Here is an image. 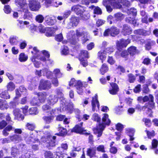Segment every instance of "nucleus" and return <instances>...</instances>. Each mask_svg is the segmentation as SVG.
<instances>
[{
	"label": "nucleus",
	"mask_w": 158,
	"mask_h": 158,
	"mask_svg": "<svg viewBox=\"0 0 158 158\" xmlns=\"http://www.w3.org/2000/svg\"><path fill=\"white\" fill-rule=\"evenodd\" d=\"M83 35L82 38V42L83 44L85 43L89 40V36L87 32L83 31V32L79 31L78 30L76 31V35L74 31H72L69 34L68 39L71 44H75L78 40V37Z\"/></svg>",
	"instance_id": "nucleus-1"
},
{
	"label": "nucleus",
	"mask_w": 158,
	"mask_h": 158,
	"mask_svg": "<svg viewBox=\"0 0 158 158\" xmlns=\"http://www.w3.org/2000/svg\"><path fill=\"white\" fill-rule=\"evenodd\" d=\"M108 117V115L107 114H104L102 118V123L100 124L96 128L94 129V132L95 134L97 135L98 137H99L102 135L103 131L105 127V125L110 124V121Z\"/></svg>",
	"instance_id": "nucleus-2"
},
{
	"label": "nucleus",
	"mask_w": 158,
	"mask_h": 158,
	"mask_svg": "<svg viewBox=\"0 0 158 158\" xmlns=\"http://www.w3.org/2000/svg\"><path fill=\"white\" fill-rule=\"evenodd\" d=\"M16 5H19L21 7V10H23V18L24 19H30L32 18V15L28 12L27 4L26 3L25 0H17L16 2Z\"/></svg>",
	"instance_id": "nucleus-3"
},
{
	"label": "nucleus",
	"mask_w": 158,
	"mask_h": 158,
	"mask_svg": "<svg viewBox=\"0 0 158 158\" xmlns=\"http://www.w3.org/2000/svg\"><path fill=\"white\" fill-rule=\"evenodd\" d=\"M154 98L153 96L150 94L149 97L148 96H145L143 97V102H146L150 99V101L148 103L145 104V106H143L142 109L143 110H145L146 109L149 112H151L152 109H153L154 107V103L153 102Z\"/></svg>",
	"instance_id": "nucleus-4"
},
{
	"label": "nucleus",
	"mask_w": 158,
	"mask_h": 158,
	"mask_svg": "<svg viewBox=\"0 0 158 158\" xmlns=\"http://www.w3.org/2000/svg\"><path fill=\"white\" fill-rule=\"evenodd\" d=\"M31 53L33 55V56L31 59V61L33 62L35 66L39 68L40 64V63L35 60L36 59H40V57H43L42 54L40 55V52L36 47H34L33 48V51H31Z\"/></svg>",
	"instance_id": "nucleus-5"
},
{
	"label": "nucleus",
	"mask_w": 158,
	"mask_h": 158,
	"mask_svg": "<svg viewBox=\"0 0 158 158\" xmlns=\"http://www.w3.org/2000/svg\"><path fill=\"white\" fill-rule=\"evenodd\" d=\"M29 6L30 9L33 11H36L40 7V0H28Z\"/></svg>",
	"instance_id": "nucleus-6"
},
{
	"label": "nucleus",
	"mask_w": 158,
	"mask_h": 158,
	"mask_svg": "<svg viewBox=\"0 0 158 158\" xmlns=\"http://www.w3.org/2000/svg\"><path fill=\"white\" fill-rule=\"evenodd\" d=\"M30 136H28L26 135L25 136V139L26 142L28 144H30L31 143H37L40 144V142L39 139L36 138L35 136L33 135V133L31 132L30 133Z\"/></svg>",
	"instance_id": "nucleus-7"
},
{
	"label": "nucleus",
	"mask_w": 158,
	"mask_h": 158,
	"mask_svg": "<svg viewBox=\"0 0 158 158\" xmlns=\"http://www.w3.org/2000/svg\"><path fill=\"white\" fill-rule=\"evenodd\" d=\"M119 33V30L116 27H113L110 29L106 30L104 33V35L106 36L110 35L112 36H114L118 34Z\"/></svg>",
	"instance_id": "nucleus-8"
},
{
	"label": "nucleus",
	"mask_w": 158,
	"mask_h": 158,
	"mask_svg": "<svg viewBox=\"0 0 158 158\" xmlns=\"http://www.w3.org/2000/svg\"><path fill=\"white\" fill-rule=\"evenodd\" d=\"M82 124L83 123L82 122L80 124L76 125L71 130L72 132L82 134H89L82 127Z\"/></svg>",
	"instance_id": "nucleus-9"
},
{
	"label": "nucleus",
	"mask_w": 158,
	"mask_h": 158,
	"mask_svg": "<svg viewBox=\"0 0 158 158\" xmlns=\"http://www.w3.org/2000/svg\"><path fill=\"white\" fill-rule=\"evenodd\" d=\"M92 110L93 111H97L99 110V104L98 100V96L96 95L94 97L92 98L91 102Z\"/></svg>",
	"instance_id": "nucleus-10"
},
{
	"label": "nucleus",
	"mask_w": 158,
	"mask_h": 158,
	"mask_svg": "<svg viewBox=\"0 0 158 158\" xmlns=\"http://www.w3.org/2000/svg\"><path fill=\"white\" fill-rule=\"evenodd\" d=\"M51 84L48 81L42 80L40 81L39 88L41 89H48L51 88Z\"/></svg>",
	"instance_id": "nucleus-11"
},
{
	"label": "nucleus",
	"mask_w": 158,
	"mask_h": 158,
	"mask_svg": "<svg viewBox=\"0 0 158 158\" xmlns=\"http://www.w3.org/2000/svg\"><path fill=\"white\" fill-rule=\"evenodd\" d=\"M42 55L43 57H40L39 58L40 60L44 62L48 61V63L50 64H52V63L53 61L49 59L50 55L48 52L45 50L43 51L42 52Z\"/></svg>",
	"instance_id": "nucleus-12"
},
{
	"label": "nucleus",
	"mask_w": 158,
	"mask_h": 158,
	"mask_svg": "<svg viewBox=\"0 0 158 158\" xmlns=\"http://www.w3.org/2000/svg\"><path fill=\"white\" fill-rule=\"evenodd\" d=\"M110 86L109 91L110 94L115 95L117 94L119 91V87L118 85L115 83H110Z\"/></svg>",
	"instance_id": "nucleus-13"
},
{
	"label": "nucleus",
	"mask_w": 158,
	"mask_h": 158,
	"mask_svg": "<svg viewBox=\"0 0 158 158\" xmlns=\"http://www.w3.org/2000/svg\"><path fill=\"white\" fill-rule=\"evenodd\" d=\"M71 10L75 11L78 15L83 14L85 11L84 7L79 5L73 6L71 8Z\"/></svg>",
	"instance_id": "nucleus-14"
},
{
	"label": "nucleus",
	"mask_w": 158,
	"mask_h": 158,
	"mask_svg": "<svg viewBox=\"0 0 158 158\" xmlns=\"http://www.w3.org/2000/svg\"><path fill=\"white\" fill-rule=\"evenodd\" d=\"M21 111L19 109H16L13 111L15 118L19 121H21L24 118V116L21 114Z\"/></svg>",
	"instance_id": "nucleus-15"
},
{
	"label": "nucleus",
	"mask_w": 158,
	"mask_h": 158,
	"mask_svg": "<svg viewBox=\"0 0 158 158\" xmlns=\"http://www.w3.org/2000/svg\"><path fill=\"white\" fill-rule=\"evenodd\" d=\"M58 101V98L55 95H50L48 98V102L49 105H53L56 103Z\"/></svg>",
	"instance_id": "nucleus-16"
},
{
	"label": "nucleus",
	"mask_w": 158,
	"mask_h": 158,
	"mask_svg": "<svg viewBox=\"0 0 158 158\" xmlns=\"http://www.w3.org/2000/svg\"><path fill=\"white\" fill-rule=\"evenodd\" d=\"M130 42V40L129 39L125 40L122 39L120 41H118L117 42V46L118 47H126Z\"/></svg>",
	"instance_id": "nucleus-17"
},
{
	"label": "nucleus",
	"mask_w": 158,
	"mask_h": 158,
	"mask_svg": "<svg viewBox=\"0 0 158 158\" xmlns=\"http://www.w3.org/2000/svg\"><path fill=\"white\" fill-rule=\"evenodd\" d=\"M46 23L49 25H53L56 22V18L53 16H47L45 17Z\"/></svg>",
	"instance_id": "nucleus-18"
},
{
	"label": "nucleus",
	"mask_w": 158,
	"mask_h": 158,
	"mask_svg": "<svg viewBox=\"0 0 158 158\" xmlns=\"http://www.w3.org/2000/svg\"><path fill=\"white\" fill-rule=\"evenodd\" d=\"M34 94L37 95L38 97V100L41 102H44L46 99L47 94L45 92L39 93L35 92Z\"/></svg>",
	"instance_id": "nucleus-19"
},
{
	"label": "nucleus",
	"mask_w": 158,
	"mask_h": 158,
	"mask_svg": "<svg viewBox=\"0 0 158 158\" xmlns=\"http://www.w3.org/2000/svg\"><path fill=\"white\" fill-rule=\"evenodd\" d=\"M57 29L56 27H48L46 28L47 31L46 33V35L47 36H52L55 31Z\"/></svg>",
	"instance_id": "nucleus-20"
},
{
	"label": "nucleus",
	"mask_w": 158,
	"mask_h": 158,
	"mask_svg": "<svg viewBox=\"0 0 158 158\" xmlns=\"http://www.w3.org/2000/svg\"><path fill=\"white\" fill-rule=\"evenodd\" d=\"M9 138L11 141L15 143L19 142L22 141V138L20 135L16 134L12 136H9Z\"/></svg>",
	"instance_id": "nucleus-21"
},
{
	"label": "nucleus",
	"mask_w": 158,
	"mask_h": 158,
	"mask_svg": "<svg viewBox=\"0 0 158 158\" xmlns=\"http://www.w3.org/2000/svg\"><path fill=\"white\" fill-rule=\"evenodd\" d=\"M96 149L95 147H90L88 148L87 155L91 158L94 156L96 153Z\"/></svg>",
	"instance_id": "nucleus-22"
},
{
	"label": "nucleus",
	"mask_w": 158,
	"mask_h": 158,
	"mask_svg": "<svg viewBox=\"0 0 158 158\" xmlns=\"http://www.w3.org/2000/svg\"><path fill=\"white\" fill-rule=\"evenodd\" d=\"M150 33V32L149 31H147L146 30L142 29H139L135 30L134 31V33L135 34L141 35L144 36H147L149 35Z\"/></svg>",
	"instance_id": "nucleus-23"
},
{
	"label": "nucleus",
	"mask_w": 158,
	"mask_h": 158,
	"mask_svg": "<svg viewBox=\"0 0 158 158\" xmlns=\"http://www.w3.org/2000/svg\"><path fill=\"white\" fill-rule=\"evenodd\" d=\"M42 109L44 111H45L47 112H49L50 114L52 116L56 111L55 110L52 109L51 110L50 107L47 105H44L42 107Z\"/></svg>",
	"instance_id": "nucleus-24"
},
{
	"label": "nucleus",
	"mask_w": 158,
	"mask_h": 158,
	"mask_svg": "<svg viewBox=\"0 0 158 158\" xmlns=\"http://www.w3.org/2000/svg\"><path fill=\"white\" fill-rule=\"evenodd\" d=\"M132 30L131 28L126 25H124L122 32L124 35H129L131 34Z\"/></svg>",
	"instance_id": "nucleus-25"
},
{
	"label": "nucleus",
	"mask_w": 158,
	"mask_h": 158,
	"mask_svg": "<svg viewBox=\"0 0 158 158\" xmlns=\"http://www.w3.org/2000/svg\"><path fill=\"white\" fill-rule=\"evenodd\" d=\"M121 0H111V5L116 8H120L122 6L119 3Z\"/></svg>",
	"instance_id": "nucleus-26"
},
{
	"label": "nucleus",
	"mask_w": 158,
	"mask_h": 158,
	"mask_svg": "<svg viewBox=\"0 0 158 158\" xmlns=\"http://www.w3.org/2000/svg\"><path fill=\"white\" fill-rule=\"evenodd\" d=\"M98 57L102 61L105 60L106 58V54L104 50H101L98 53Z\"/></svg>",
	"instance_id": "nucleus-27"
},
{
	"label": "nucleus",
	"mask_w": 158,
	"mask_h": 158,
	"mask_svg": "<svg viewBox=\"0 0 158 158\" xmlns=\"http://www.w3.org/2000/svg\"><path fill=\"white\" fill-rule=\"evenodd\" d=\"M58 129L59 131V133L57 135L60 136H63L66 134V129L62 127L60 125H58Z\"/></svg>",
	"instance_id": "nucleus-28"
},
{
	"label": "nucleus",
	"mask_w": 158,
	"mask_h": 158,
	"mask_svg": "<svg viewBox=\"0 0 158 158\" xmlns=\"http://www.w3.org/2000/svg\"><path fill=\"white\" fill-rule=\"evenodd\" d=\"M156 44L155 42L150 40H148L147 41V43L145 44V49L147 50H149L151 48V46L154 45Z\"/></svg>",
	"instance_id": "nucleus-29"
},
{
	"label": "nucleus",
	"mask_w": 158,
	"mask_h": 158,
	"mask_svg": "<svg viewBox=\"0 0 158 158\" xmlns=\"http://www.w3.org/2000/svg\"><path fill=\"white\" fill-rule=\"evenodd\" d=\"M13 129L14 128L11 126L8 125L3 130V134L5 136H7L9 134L7 131H10Z\"/></svg>",
	"instance_id": "nucleus-30"
},
{
	"label": "nucleus",
	"mask_w": 158,
	"mask_h": 158,
	"mask_svg": "<svg viewBox=\"0 0 158 158\" xmlns=\"http://www.w3.org/2000/svg\"><path fill=\"white\" fill-rule=\"evenodd\" d=\"M6 87L7 89V90L12 91L15 89V85L13 82L10 81L7 83Z\"/></svg>",
	"instance_id": "nucleus-31"
},
{
	"label": "nucleus",
	"mask_w": 158,
	"mask_h": 158,
	"mask_svg": "<svg viewBox=\"0 0 158 158\" xmlns=\"http://www.w3.org/2000/svg\"><path fill=\"white\" fill-rule=\"evenodd\" d=\"M27 56L25 55L23 53H22L19 55V59L21 62H25L27 60Z\"/></svg>",
	"instance_id": "nucleus-32"
},
{
	"label": "nucleus",
	"mask_w": 158,
	"mask_h": 158,
	"mask_svg": "<svg viewBox=\"0 0 158 158\" xmlns=\"http://www.w3.org/2000/svg\"><path fill=\"white\" fill-rule=\"evenodd\" d=\"M115 20L117 21L121 20L124 18V15L121 13H117L114 15Z\"/></svg>",
	"instance_id": "nucleus-33"
},
{
	"label": "nucleus",
	"mask_w": 158,
	"mask_h": 158,
	"mask_svg": "<svg viewBox=\"0 0 158 158\" xmlns=\"http://www.w3.org/2000/svg\"><path fill=\"white\" fill-rule=\"evenodd\" d=\"M81 81H77L74 78L72 79L70 81L69 85L70 86H77L78 85H80Z\"/></svg>",
	"instance_id": "nucleus-34"
},
{
	"label": "nucleus",
	"mask_w": 158,
	"mask_h": 158,
	"mask_svg": "<svg viewBox=\"0 0 158 158\" xmlns=\"http://www.w3.org/2000/svg\"><path fill=\"white\" fill-rule=\"evenodd\" d=\"M0 97L2 98L7 99L10 98V95H9L8 91L5 90L2 92L0 94Z\"/></svg>",
	"instance_id": "nucleus-35"
},
{
	"label": "nucleus",
	"mask_w": 158,
	"mask_h": 158,
	"mask_svg": "<svg viewBox=\"0 0 158 158\" xmlns=\"http://www.w3.org/2000/svg\"><path fill=\"white\" fill-rule=\"evenodd\" d=\"M71 23L73 26H76L79 23L78 19L75 17H72L71 19Z\"/></svg>",
	"instance_id": "nucleus-36"
},
{
	"label": "nucleus",
	"mask_w": 158,
	"mask_h": 158,
	"mask_svg": "<svg viewBox=\"0 0 158 158\" xmlns=\"http://www.w3.org/2000/svg\"><path fill=\"white\" fill-rule=\"evenodd\" d=\"M53 73L55 76L57 78H60L62 76V74L59 69H55L53 71Z\"/></svg>",
	"instance_id": "nucleus-37"
},
{
	"label": "nucleus",
	"mask_w": 158,
	"mask_h": 158,
	"mask_svg": "<svg viewBox=\"0 0 158 158\" xmlns=\"http://www.w3.org/2000/svg\"><path fill=\"white\" fill-rule=\"evenodd\" d=\"M11 154L13 157H16L19 154V151L18 149L15 147H12V148Z\"/></svg>",
	"instance_id": "nucleus-38"
},
{
	"label": "nucleus",
	"mask_w": 158,
	"mask_h": 158,
	"mask_svg": "<svg viewBox=\"0 0 158 158\" xmlns=\"http://www.w3.org/2000/svg\"><path fill=\"white\" fill-rule=\"evenodd\" d=\"M108 68L107 65L105 64H103L100 69V71L102 74H104L108 71Z\"/></svg>",
	"instance_id": "nucleus-39"
},
{
	"label": "nucleus",
	"mask_w": 158,
	"mask_h": 158,
	"mask_svg": "<svg viewBox=\"0 0 158 158\" xmlns=\"http://www.w3.org/2000/svg\"><path fill=\"white\" fill-rule=\"evenodd\" d=\"M43 75L46 76L48 78H49L50 76L52 74V72L48 71L47 69H43Z\"/></svg>",
	"instance_id": "nucleus-40"
},
{
	"label": "nucleus",
	"mask_w": 158,
	"mask_h": 158,
	"mask_svg": "<svg viewBox=\"0 0 158 158\" xmlns=\"http://www.w3.org/2000/svg\"><path fill=\"white\" fill-rule=\"evenodd\" d=\"M128 50L131 55H133L136 53V48L134 46H131L128 49Z\"/></svg>",
	"instance_id": "nucleus-41"
},
{
	"label": "nucleus",
	"mask_w": 158,
	"mask_h": 158,
	"mask_svg": "<svg viewBox=\"0 0 158 158\" xmlns=\"http://www.w3.org/2000/svg\"><path fill=\"white\" fill-rule=\"evenodd\" d=\"M81 150V148H80L74 147L72 151L70 152V155L73 157H75L77 156V153L74 151H79Z\"/></svg>",
	"instance_id": "nucleus-42"
},
{
	"label": "nucleus",
	"mask_w": 158,
	"mask_h": 158,
	"mask_svg": "<svg viewBox=\"0 0 158 158\" xmlns=\"http://www.w3.org/2000/svg\"><path fill=\"white\" fill-rule=\"evenodd\" d=\"M89 8L94 9V13L95 14H101L102 13L101 9L99 7H95L94 6H92L91 7H90Z\"/></svg>",
	"instance_id": "nucleus-43"
},
{
	"label": "nucleus",
	"mask_w": 158,
	"mask_h": 158,
	"mask_svg": "<svg viewBox=\"0 0 158 158\" xmlns=\"http://www.w3.org/2000/svg\"><path fill=\"white\" fill-rule=\"evenodd\" d=\"M128 19V22L133 24L134 26H136L137 25L136 21L135 19V17L133 19V17L128 16L127 18V20Z\"/></svg>",
	"instance_id": "nucleus-44"
},
{
	"label": "nucleus",
	"mask_w": 158,
	"mask_h": 158,
	"mask_svg": "<svg viewBox=\"0 0 158 158\" xmlns=\"http://www.w3.org/2000/svg\"><path fill=\"white\" fill-rule=\"evenodd\" d=\"M80 64L84 67H85L88 65V62L84 58L79 57Z\"/></svg>",
	"instance_id": "nucleus-45"
},
{
	"label": "nucleus",
	"mask_w": 158,
	"mask_h": 158,
	"mask_svg": "<svg viewBox=\"0 0 158 158\" xmlns=\"http://www.w3.org/2000/svg\"><path fill=\"white\" fill-rule=\"evenodd\" d=\"M51 139V141L49 142V146H54L55 145V139H56L55 136H51L50 138Z\"/></svg>",
	"instance_id": "nucleus-46"
},
{
	"label": "nucleus",
	"mask_w": 158,
	"mask_h": 158,
	"mask_svg": "<svg viewBox=\"0 0 158 158\" xmlns=\"http://www.w3.org/2000/svg\"><path fill=\"white\" fill-rule=\"evenodd\" d=\"M44 18L43 16L41 15H38L36 17V21L39 23H42L44 21Z\"/></svg>",
	"instance_id": "nucleus-47"
},
{
	"label": "nucleus",
	"mask_w": 158,
	"mask_h": 158,
	"mask_svg": "<svg viewBox=\"0 0 158 158\" xmlns=\"http://www.w3.org/2000/svg\"><path fill=\"white\" fill-rule=\"evenodd\" d=\"M84 57L86 58L89 57L88 52L86 50H83L81 52V54L79 57L84 58Z\"/></svg>",
	"instance_id": "nucleus-48"
},
{
	"label": "nucleus",
	"mask_w": 158,
	"mask_h": 158,
	"mask_svg": "<svg viewBox=\"0 0 158 158\" xmlns=\"http://www.w3.org/2000/svg\"><path fill=\"white\" fill-rule=\"evenodd\" d=\"M29 113L30 114H36L38 113V112L36 108L33 107L29 110Z\"/></svg>",
	"instance_id": "nucleus-49"
},
{
	"label": "nucleus",
	"mask_w": 158,
	"mask_h": 158,
	"mask_svg": "<svg viewBox=\"0 0 158 158\" xmlns=\"http://www.w3.org/2000/svg\"><path fill=\"white\" fill-rule=\"evenodd\" d=\"M39 102L40 101L38 98H34L31 99L30 103L32 105L35 106L38 105Z\"/></svg>",
	"instance_id": "nucleus-50"
},
{
	"label": "nucleus",
	"mask_w": 158,
	"mask_h": 158,
	"mask_svg": "<svg viewBox=\"0 0 158 158\" xmlns=\"http://www.w3.org/2000/svg\"><path fill=\"white\" fill-rule=\"evenodd\" d=\"M77 92L79 94H81L83 92V89L82 86V84L81 82V84L78 85L76 87Z\"/></svg>",
	"instance_id": "nucleus-51"
},
{
	"label": "nucleus",
	"mask_w": 158,
	"mask_h": 158,
	"mask_svg": "<svg viewBox=\"0 0 158 158\" xmlns=\"http://www.w3.org/2000/svg\"><path fill=\"white\" fill-rule=\"evenodd\" d=\"M54 115V114H53V116L52 115V116L49 117H44L43 118L46 123L48 124L50 123L53 119Z\"/></svg>",
	"instance_id": "nucleus-52"
},
{
	"label": "nucleus",
	"mask_w": 158,
	"mask_h": 158,
	"mask_svg": "<svg viewBox=\"0 0 158 158\" xmlns=\"http://www.w3.org/2000/svg\"><path fill=\"white\" fill-rule=\"evenodd\" d=\"M9 41L11 45H14L16 44L17 40L16 37H11L10 38Z\"/></svg>",
	"instance_id": "nucleus-53"
},
{
	"label": "nucleus",
	"mask_w": 158,
	"mask_h": 158,
	"mask_svg": "<svg viewBox=\"0 0 158 158\" xmlns=\"http://www.w3.org/2000/svg\"><path fill=\"white\" fill-rule=\"evenodd\" d=\"M127 133L129 136L133 135L135 132V130L132 128H128L126 129Z\"/></svg>",
	"instance_id": "nucleus-54"
},
{
	"label": "nucleus",
	"mask_w": 158,
	"mask_h": 158,
	"mask_svg": "<svg viewBox=\"0 0 158 158\" xmlns=\"http://www.w3.org/2000/svg\"><path fill=\"white\" fill-rule=\"evenodd\" d=\"M44 156L45 158H53V155L50 151H46L44 153Z\"/></svg>",
	"instance_id": "nucleus-55"
},
{
	"label": "nucleus",
	"mask_w": 158,
	"mask_h": 158,
	"mask_svg": "<svg viewBox=\"0 0 158 158\" xmlns=\"http://www.w3.org/2000/svg\"><path fill=\"white\" fill-rule=\"evenodd\" d=\"M128 80L130 83H133L135 80V78L132 74L130 73L128 75Z\"/></svg>",
	"instance_id": "nucleus-56"
},
{
	"label": "nucleus",
	"mask_w": 158,
	"mask_h": 158,
	"mask_svg": "<svg viewBox=\"0 0 158 158\" xmlns=\"http://www.w3.org/2000/svg\"><path fill=\"white\" fill-rule=\"evenodd\" d=\"M69 52V49L67 46H64L61 52L62 55H67Z\"/></svg>",
	"instance_id": "nucleus-57"
},
{
	"label": "nucleus",
	"mask_w": 158,
	"mask_h": 158,
	"mask_svg": "<svg viewBox=\"0 0 158 158\" xmlns=\"http://www.w3.org/2000/svg\"><path fill=\"white\" fill-rule=\"evenodd\" d=\"M26 127L27 129L32 131L34 130L35 128V126L34 124L28 123L27 124Z\"/></svg>",
	"instance_id": "nucleus-58"
},
{
	"label": "nucleus",
	"mask_w": 158,
	"mask_h": 158,
	"mask_svg": "<svg viewBox=\"0 0 158 158\" xmlns=\"http://www.w3.org/2000/svg\"><path fill=\"white\" fill-rule=\"evenodd\" d=\"M129 12L130 15H132L131 17H133V19L136 15V10L135 9H131L130 10Z\"/></svg>",
	"instance_id": "nucleus-59"
},
{
	"label": "nucleus",
	"mask_w": 158,
	"mask_h": 158,
	"mask_svg": "<svg viewBox=\"0 0 158 158\" xmlns=\"http://www.w3.org/2000/svg\"><path fill=\"white\" fill-rule=\"evenodd\" d=\"M93 119L95 121L99 122L100 120V118L98 116V114L96 113H94L92 116Z\"/></svg>",
	"instance_id": "nucleus-60"
},
{
	"label": "nucleus",
	"mask_w": 158,
	"mask_h": 158,
	"mask_svg": "<svg viewBox=\"0 0 158 158\" xmlns=\"http://www.w3.org/2000/svg\"><path fill=\"white\" fill-rule=\"evenodd\" d=\"M97 151L99 152H105L104 149V146L103 145H100L98 146L97 148Z\"/></svg>",
	"instance_id": "nucleus-61"
},
{
	"label": "nucleus",
	"mask_w": 158,
	"mask_h": 158,
	"mask_svg": "<svg viewBox=\"0 0 158 158\" xmlns=\"http://www.w3.org/2000/svg\"><path fill=\"white\" fill-rule=\"evenodd\" d=\"M56 40L57 41H61L63 39V37L61 34L56 35L55 37Z\"/></svg>",
	"instance_id": "nucleus-62"
},
{
	"label": "nucleus",
	"mask_w": 158,
	"mask_h": 158,
	"mask_svg": "<svg viewBox=\"0 0 158 158\" xmlns=\"http://www.w3.org/2000/svg\"><path fill=\"white\" fill-rule=\"evenodd\" d=\"M143 93L145 94H148L149 93V89L148 88V85L145 84L143 85Z\"/></svg>",
	"instance_id": "nucleus-63"
},
{
	"label": "nucleus",
	"mask_w": 158,
	"mask_h": 158,
	"mask_svg": "<svg viewBox=\"0 0 158 158\" xmlns=\"http://www.w3.org/2000/svg\"><path fill=\"white\" fill-rule=\"evenodd\" d=\"M143 121L144 122L146 126L148 127H150L151 126V120L149 119L144 118L143 119Z\"/></svg>",
	"instance_id": "nucleus-64"
}]
</instances>
